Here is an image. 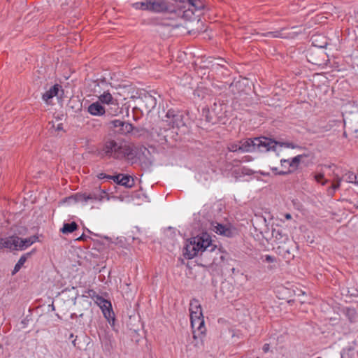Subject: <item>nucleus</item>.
Instances as JSON below:
<instances>
[{
    "mask_svg": "<svg viewBox=\"0 0 358 358\" xmlns=\"http://www.w3.org/2000/svg\"><path fill=\"white\" fill-rule=\"evenodd\" d=\"M141 106L148 113L150 112L152 109H154L157 105L156 98L148 93L144 94L141 97Z\"/></svg>",
    "mask_w": 358,
    "mask_h": 358,
    "instance_id": "9",
    "label": "nucleus"
},
{
    "mask_svg": "<svg viewBox=\"0 0 358 358\" xmlns=\"http://www.w3.org/2000/svg\"><path fill=\"white\" fill-rule=\"evenodd\" d=\"M187 5L188 6V10L190 8H194L196 10H201L203 8V3L201 0H188Z\"/></svg>",
    "mask_w": 358,
    "mask_h": 358,
    "instance_id": "23",
    "label": "nucleus"
},
{
    "mask_svg": "<svg viewBox=\"0 0 358 358\" xmlns=\"http://www.w3.org/2000/svg\"><path fill=\"white\" fill-rule=\"evenodd\" d=\"M28 239H30V241L31 242V245L36 242L38 241V236H32L31 237H29Z\"/></svg>",
    "mask_w": 358,
    "mask_h": 358,
    "instance_id": "41",
    "label": "nucleus"
},
{
    "mask_svg": "<svg viewBox=\"0 0 358 358\" xmlns=\"http://www.w3.org/2000/svg\"><path fill=\"white\" fill-rule=\"evenodd\" d=\"M202 115L203 117H205V119L207 122H211V123H214V120H213V117L211 116L210 115V112L209 110V109H203V113H202Z\"/></svg>",
    "mask_w": 358,
    "mask_h": 358,
    "instance_id": "30",
    "label": "nucleus"
},
{
    "mask_svg": "<svg viewBox=\"0 0 358 358\" xmlns=\"http://www.w3.org/2000/svg\"><path fill=\"white\" fill-rule=\"evenodd\" d=\"M113 176L108 175L104 173H100L97 175V178L101 180H102V179L113 180Z\"/></svg>",
    "mask_w": 358,
    "mask_h": 358,
    "instance_id": "35",
    "label": "nucleus"
},
{
    "mask_svg": "<svg viewBox=\"0 0 358 358\" xmlns=\"http://www.w3.org/2000/svg\"><path fill=\"white\" fill-rule=\"evenodd\" d=\"M269 349H270V345L268 343H265L263 345L262 350H263L264 352H265V353L268 352L269 351Z\"/></svg>",
    "mask_w": 358,
    "mask_h": 358,
    "instance_id": "40",
    "label": "nucleus"
},
{
    "mask_svg": "<svg viewBox=\"0 0 358 358\" xmlns=\"http://www.w3.org/2000/svg\"><path fill=\"white\" fill-rule=\"evenodd\" d=\"M63 129L62 124H59L57 127V130L60 131Z\"/></svg>",
    "mask_w": 358,
    "mask_h": 358,
    "instance_id": "45",
    "label": "nucleus"
},
{
    "mask_svg": "<svg viewBox=\"0 0 358 358\" xmlns=\"http://www.w3.org/2000/svg\"><path fill=\"white\" fill-rule=\"evenodd\" d=\"M26 260H27V257L25 255L21 256L14 267L13 273H17L21 268V267L23 266V264L25 263Z\"/></svg>",
    "mask_w": 358,
    "mask_h": 358,
    "instance_id": "27",
    "label": "nucleus"
},
{
    "mask_svg": "<svg viewBox=\"0 0 358 358\" xmlns=\"http://www.w3.org/2000/svg\"><path fill=\"white\" fill-rule=\"evenodd\" d=\"M213 230L217 234L224 236L226 237H231L233 231L230 227L227 225L215 222L212 224Z\"/></svg>",
    "mask_w": 358,
    "mask_h": 358,
    "instance_id": "12",
    "label": "nucleus"
},
{
    "mask_svg": "<svg viewBox=\"0 0 358 358\" xmlns=\"http://www.w3.org/2000/svg\"><path fill=\"white\" fill-rule=\"evenodd\" d=\"M78 225L76 222L71 223H64L63 227L60 229V231L64 234H68L77 230Z\"/></svg>",
    "mask_w": 358,
    "mask_h": 358,
    "instance_id": "21",
    "label": "nucleus"
},
{
    "mask_svg": "<svg viewBox=\"0 0 358 358\" xmlns=\"http://www.w3.org/2000/svg\"><path fill=\"white\" fill-rule=\"evenodd\" d=\"M162 124L163 127L168 126L169 128L165 129L168 132L170 129L180 128L185 125L182 113L178 110L171 108L168 110L165 116L162 119Z\"/></svg>",
    "mask_w": 358,
    "mask_h": 358,
    "instance_id": "4",
    "label": "nucleus"
},
{
    "mask_svg": "<svg viewBox=\"0 0 358 358\" xmlns=\"http://www.w3.org/2000/svg\"><path fill=\"white\" fill-rule=\"evenodd\" d=\"M314 178L317 182H321L322 185H325L328 182L327 180H324L323 173H318L315 175Z\"/></svg>",
    "mask_w": 358,
    "mask_h": 358,
    "instance_id": "31",
    "label": "nucleus"
},
{
    "mask_svg": "<svg viewBox=\"0 0 358 358\" xmlns=\"http://www.w3.org/2000/svg\"><path fill=\"white\" fill-rule=\"evenodd\" d=\"M354 183L357 185H358V175L356 174V180L354 182Z\"/></svg>",
    "mask_w": 358,
    "mask_h": 358,
    "instance_id": "49",
    "label": "nucleus"
},
{
    "mask_svg": "<svg viewBox=\"0 0 358 358\" xmlns=\"http://www.w3.org/2000/svg\"><path fill=\"white\" fill-rule=\"evenodd\" d=\"M317 358H322V357H317Z\"/></svg>",
    "mask_w": 358,
    "mask_h": 358,
    "instance_id": "60",
    "label": "nucleus"
},
{
    "mask_svg": "<svg viewBox=\"0 0 358 358\" xmlns=\"http://www.w3.org/2000/svg\"><path fill=\"white\" fill-rule=\"evenodd\" d=\"M272 171L274 173L275 175H279V176H286L289 173H292L293 172V170L288 169L287 171H278V168L276 167H272L271 168Z\"/></svg>",
    "mask_w": 358,
    "mask_h": 358,
    "instance_id": "29",
    "label": "nucleus"
},
{
    "mask_svg": "<svg viewBox=\"0 0 358 358\" xmlns=\"http://www.w3.org/2000/svg\"><path fill=\"white\" fill-rule=\"evenodd\" d=\"M59 88H61V86L59 84H55L52 86L50 90H47L43 94V100L48 103L50 99L57 95Z\"/></svg>",
    "mask_w": 358,
    "mask_h": 358,
    "instance_id": "17",
    "label": "nucleus"
},
{
    "mask_svg": "<svg viewBox=\"0 0 358 358\" xmlns=\"http://www.w3.org/2000/svg\"><path fill=\"white\" fill-rule=\"evenodd\" d=\"M78 317L76 313H71L70 315L71 319L73 320Z\"/></svg>",
    "mask_w": 358,
    "mask_h": 358,
    "instance_id": "46",
    "label": "nucleus"
},
{
    "mask_svg": "<svg viewBox=\"0 0 358 358\" xmlns=\"http://www.w3.org/2000/svg\"><path fill=\"white\" fill-rule=\"evenodd\" d=\"M341 180V178H338L336 182L333 183L331 186H330L331 187V189L336 191L338 189H339Z\"/></svg>",
    "mask_w": 358,
    "mask_h": 358,
    "instance_id": "38",
    "label": "nucleus"
},
{
    "mask_svg": "<svg viewBox=\"0 0 358 358\" xmlns=\"http://www.w3.org/2000/svg\"><path fill=\"white\" fill-rule=\"evenodd\" d=\"M260 174L262 176H269V173H266V172H264V171H260Z\"/></svg>",
    "mask_w": 358,
    "mask_h": 358,
    "instance_id": "48",
    "label": "nucleus"
},
{
    "mask_svg": "<svg viewBox=\"0 0 358 358\" xmlns=\"http://www.w3.org/2000/svg\"><path fill=\"white\" fill-rule=\"evenodd\" d=\"M341 179L347 182L354 183L356 180V174L353 172L349 171L343 176Z\"/></svg>",
    "mask_w": 358,
    "mask_h": 358,
    "instance_id": "26",
    "label": "nucleus"
},
{
    "mask_svg": "<svg viewBox=\"0 0 358 358\" xmlns=\"http://www.w3.org/2000/svg\"><path fill=\"white\" fill-rule=\"evenodd\" d=\"M89 294L94 299L95 303L99 306H101L103 303H107V300L101 296L95 294V292L94 290H90Z\"/></svg>",
    "mask_w": 358,
    "mask_h": 358,
    "instance_id": "24",
    "label": "nucleus"
},
{
    "mask_svg": "<svg viewBox=\"0 0 358 358\" xmlns=\"http://www.w3.org/2000/svg\"><path fill=\"white\" fill-rule=\"evenodd\" d=\"M272 234L274 237H275V238H278V236L280 237V238H282L283 236L282 234V232H280V231H275V230H273L272 231ZM284 239L285 240H287V235H284Z\"/></svg>",
    "mask_w": 358,
    "mask_h": 358,
    "instance_id": "36",
    "label": "nucleus"
},
{
    "mask_svg": "<svg viewBox=\"0 0 358 358\" xmlns=\"http://www.w3.org/2000/svg\"><path fill=\"white\" fill-rule=\"evenodd\" d=\"M136 10H148L157 13H180V8H177L168 0H145V1L132 3Z\"/></svg>",
    "mask_w": 358,
    "mask_h": 358,
    "instance_id": "2",
    "label": "nucleus"
},
{
    "mask_svg": "<svg viewBox=\"0 0 358 358\" xmlns=\"http://www.w3.org/2000/svg\"><path fill=\"white\" fill-rule=\"evenodd\" d=\"M344 314L351 323H355L357 320V313L355 308H346L344 310Z\"/></svg>",
    "mask_w": 358,
    "mask_h": 358,
    "instance_id": "22",
    "label": "nucleus"
},
{
    "mask_svg": "<svg viewBox=\"0 0 358 358\" xmlns=\"http://www.w3.org/2000/svg\"><path fill=\"white\" fill-rule=\"evenodd\" d=\"M341 180V178H338L336 182L333 183L331 186H330L331 187V189L336 191L338 189H339Z\"/></svg>",
    "mask_w": 358,
    "mask_h": 358,
    "instance_id": "37",
    "label": "nucleus"
},
{
    "mask_svg": "<svg viewBox=\"0 0 358 358\" xmlns=\"http://www.w3.org/2000/svg\"><path fill=\"white\" fill-rule=\"evenodd\" d=\"M191 327L193 329V338L196 339L198 338H201L202 336H205L206 328L205 327V322L203 316L190 317Z\"/></svg>",
    "mask_w": 358,
    "mask_h": 358,
    "instance_id": "6",
    "label": "nucleus"
},
{
    "mask_svg": "<svg viewBox=\"0 0 358 358\" xmlns=\"http://www.w3.org/2000/svg\"><path fill=\"white\" fill-rule=\"evenodd\" d=\"M113 181L119 185L124 186L127 188H131L134 185V180L129 175L118 173L113 176Z\"/></svg>",
    "mask_w": 358,
    "mask_h": 358,
    "instance_id": "8",
    "label": "nucleus"
},
{
    "mask_svg": "<svg viewBox=\"0 0 358 358\" xmlns=\"http://www.w3.org/2000/svg\"><path fill=\"white\" fill-rule=\"evenodd\" d=\"M284 29H281L280 30H276L273 31H268L262 34L263 36L268 37V38H282V31Z\"/></svg>",
    "mask_w": 358,
    "mask_h": 358,
    "instance_id": "25",
    "label": "nucleus"
},
{
    "mask_svg": "<svg viewBox=\"0 0 358 358\" xmlns=\"http://www.w3.org/2000/svg\"><path fill=\"white\" fill-rule=\"evenodd\" d=\"M171 133H172V134L175 133V134H178L176 131H171Z\"/></svg>",
    "mask_w": 358,
    "mask_h": 358,
    "instance_id": "57",
    "label": "nucleus"
},
{
    "mask_svg": "<svg viewBox=\"0 0 358 358\" xmlns=\"http://www.w3.org/2000/svg\"><path fill=\"white\" fill-rule=\"evenodd\" d=\"M189 314L190 317H196V316H203L201 304L199 300L193 299L189 303Z\"/></svg>",
    "mask_w": 358,
    "mask_h": 358,
    "instance_id": "14",
    "label": "nucleus"
},
{
    "mask_svg": "<svg viewBox=\"0 0 358 358\" xmlns=\"http://www.w3.org/2000/svg\"><path fill=\"white\" fill-rule=\"evenodd\" d=\"M110 127L113 129L115 133L124 136L131 133L136 129L132 124L120 120L110 121Z\"/></svg>",
    "mask_w": 358,
    "mask_h": 358,
    "instance_id": "5",
    "label": "nucleus"
},
{
    "mask_svg": "<svg viewBox=\"0 0 358 358\" xmlns=\"http://www.w3.org/2000/svg\"><path fill=\"white\" fill-rule=\"evenodd\" d=\"M87 112L94 116H101L106 113V109L98 101L91 103L88 106Z\"/></svg>",
    "mask_w": 358,
    "mask_h": 358,
    "instance_id": "13",
    "label": "nucleus"
},
{
    "mask_svg": "<svg viewBox=\"0 0 358 358\" xmlns=\"http://www.w3.org/2000/svg\"><path fill=\"white\" fill-rule=\"evenodd\" d=\"M303 157V155H296V157H293L291 159H282L280 160V164L282 166H285L284 164L286 163V164H289V167L296 169L298 168Z\"/></svg>",
    "mask_w": 358,
    "mask_h": 358,
    "instance_id": "19",
    "label": "nucleus"
},
{
    "mask_svg": "<svg viewBox=\"0 0 358 358\" xmlns=\"http://www.w3.org/2000/svg\"><path fill=\"white\" fill-rule=\"evenodd\" d=\"M106 196V191L99 188L96 189L93 192L86 194L87 200L88 201H101Z\"/></svg>",
    "mask_w": 358,
    "mask_h": 358,
    "instance_id": "16",
    "label": "nucleus"
},
{
    "mask_svg": "<svg viewBox=\"0 0 358 358\" xmlns=\"http://www.w3.org/2000/svg\"><path fill=\"white\" fill-rule=\"evenodd\" d=\"M240 172L241 174L243 175H247V176H250L252 174H253V171L245 167V166H243L240 169Z\"/></svg>",
    "mask_w": 358,
    "mask_h": 358,
    "instance_id": "33",
    "label": "nucleus"
},
{
    "mask_svg": "<svg viewBox=\"0 0 358 358\" xmlns=\"http://www.w3.org/2000/svg\"><path fill=\"white\" fill-rule=\"evenodd\" d=\"M186 8V6H180V8Z\"/></svg>",
    "mask_w": 358,
    "mask_h": 358,
    "instance_id": "55",
    "label": "nucleus"
},
{
    "mask_svg": "<svg viewBox=\"0 0 358 358\" xmlns=\"http://www.w3.org/2000/svg\"><path fill=\"white\" fill-rule=\"evenodd\" d=\"M83 316V313L79 315L80 317H82Z\"/></svg>",
    "mask_w": 358,
    "mask_h": 358,
    "instance_id": "58",
    "label": "nucleus"
},
{
    "mask_svg": "<svg viewBox=\"0 0 358 358\" xmlns=\"http://www.w3.org/2000/svg\"><path fill=\"white\" fill-rule=\"evenodd\" d=\"M99 307L101 309L105 318L108 320L109 324L113 327L115 318L110 301L107 300V303H103Z\"/></svg>",
    "mask_w": 358,
    "mask_h": 358,
    "instance_id": "10",
    "label": "nucleus"
},
{
    "mask_svg": "<svg viewBox=\"0 0 358 358\" xmlns=\"http://www.w3.org/2000/svg\"><path fill=\"white\" fill-rule=\"evenodd\" d=\"M76 338H77V336H76ZM76 338H75V339H73V340L72 341V343H73V345L75 347L76 346Z\"/></svg>",
    "mask_w": 358,
    "mask_h": 358,
    "instance_id": "51",
    "label": "nucleus"
},
{
    "mask_svg": "<svg viewBox=\"0 0 358 358\" xmlns=\"http://www.w3.org/2000/svg\"><path fill=\"white\" fill-rule=\"evenodd\" d=\"M220 259H221V260H224V257L223 255H221V256H220Z\"/></svg>",
    "mask_w": 358,
    "mask_h": 358,
    "instance_id": "54",
    "label": "nucleus"
},
{
    "mask_svg": "<svg viewBox=\"0 0 358 358\" xmlns=\"http://www.w3.org/2000/svg\"><path fill=\"white\" fill-rule=\"evenodd\" d=\"M209 252H213L215 245H212L211 240L207 234H203L201 236L192 237L189 239L184 248L183 256L187 259H192L196 257L199 252H206L208 249Z\"/></svg>",
    "mask_w": 358,
    "mask_h": 358,
    "instance_id": "1",
    "label": "nucleus"
},
{
    "mask_svg": "<svg viewBox=\"0 0 358 358\" xmlns=\"http://www.w3.org/2000/svg\"><path fill=\"white\" fill-rule=\"evenodd\" d=\"M131 154V149L127 145H123L115 140L108 138L104 141L99 151L101 157H107L116 159H123Z\"/></svg>",
    "mask_w": 358,
    "mask_h": 358,
    "instance_id": "3",
    "label": "nucleus"
},
{
    "mask_svg": "<svg viewBox=\"0 0 358 358\" xmlns=\"http://www.w3.org/2000/svg\"><path fill=\"white\" fill-rule=\"evenodd\" d=\"M1 347H2L1 345H0V349L1 348Z\"/></svg>",
    "mask_w": 358,
    "mask_h": 358,
    "instance_id": "59",
    "label": "nucleus"
},
{
    "mask_svg": "<svg viewBox=\"0 0 358 358\" xmlns=\"http://www.w3.org/2000/svg\"><path fill=\"white\" fill-rule=\"evenodd\" d=\"M243 159H244L245 162H249V161H250V156H245L243 157Z\"/></svg>",
    "mask_w": 358,
    "mask_h": 358,
    "instance_id": "47",
    "label": "nucleus"
},
{
    "mask_svg": "<svg viewBox=\"0 0 358 358\" xmlns=\"http://www.w3.org/2000/svg\"><path fill=\"white\" fill-rule=\"evenodd\" d=\"M264 261L266 262H273L275 261V258L271 255H265Z\"/></svg>",
    "mask_w": 358,
    "mask_h": 358,
    "instance_id": "39",
    "label": "nucleus"
},
{
    "mask_svg": "<svg viewBox=\"0 0 358 358\" xmlns=\"http://www.w3.org/2000/svg\"><path fill=\"white\" fill-rule=\"evenodd\" d=\"M30 245H31V242L30 241V239H28V238L24 239L20 238L18 249L24 250L25 248H28Z\"/></svg>",
    "mask_w": 358,
    "mask_h": 358,
    "instance_id": "28",
    "label": "nucleus"
},
{
    "mask_svg": "<svg viewBox=\"0 0 358 358\" xmlns=\"http://www.w3.org/2000/svg\"><path fill=\"white\" fill-rule=\"evenodd\" d=\"M228 149L230 152L241 151L240 145H237L236 143H230L228 146Z\"/></svg>",
    "mask_w": 358,
    "mask_h": 358,
    "instance_id": "34",
    "label": "nucleus"
},
{
    "mask_svg": "<svg viewBox=\"0 0 358 358\" xmlns=\"http://www.w3.org/2000/svg\"><path fill=\"white\" fill-rule=\"evenodd\" d=\"M278 145H279L280 147H285L288 148L294 149L297 147V145H294L293 143L289 142H278Z\"/></svg>",
    "mask_w": 358,
    "mask_h": 358,
    "instance_id": "32",
    "label": "nucleus"
},
{
    "mask_svg": "<svg viewBox=\"0 0 358 358\" xmlns=\"http://www.w3.org/2000/svg\"><path fill=\"white\" fill-rule=\"evenodd\" d=\"M284 216H285V218L286 220H291L292 219V215L289 213H286V214H285Z\"/></svg>",
    "mask_w": 358,
    "mask_h": 358,
    "instance_id": "44",
    "label": "nucleus"
},
{
    "mask_svg": "<svg viewBox=\"0 0 358 358\" xmlns=\"http://www.w3.org/2000/svg\"><path fill=\"white\" fill-rule=\"evenodd\" d=\"M73 337H74V335H73V333H71V334H70L69 338L71 339V338H73Z\"/></svg>",
    "mask_w": 358,
    "mask_h": 358,
    "instance_id": "52",
    "label": "nucleus"
},
{
    "mask_svg": "<svg viewBox=\"0 0 358 358\" xmlns=\"http://www.w3.org/2000/svg\"><path fill=\"white\" fill-rule=\"evenodd\" d=\"M2 241H3V238H0V249H3Z\"/></svg>",
    "mask_w": 358,
    "mask_h": 358,
    "instance_id": "50",
    "label": "nucleus"
},
{
    "mask_svg": "<svg viewBox=\"0 0 358 358\" xmlns=\"http://www.w3.org/2000/svg\"><path fill=\"white\" fill-rule=\"evenodd\" d=\"M255 149L259 151H275L278 141L264 136L255 138Z\"/></svg>",
    "mask_w": 358,
    "mask_h": 358,
    "instance_id": "7",
    "label": "nucleus"
},
{
    "mask_svg": "<svg viewBox=\"0 0 358 358\" xmlns=\"http://www.w3.org/2000/svg\"><path fill=\"white\" fill-rule=\"evenodd\" d=\"M335 192H336L335 190L331 189V187H329L328 190H327L328 194L331 196H333L334 195Z\"/></svg>",
    "mask_w": 358,
    "mask_h": 358,
    "instance_id": "42",
    "label": "nucleus"
},
{
    "mask_svg": "<svg viewBox=\"0 0 358 358\" xmlns=\"http://www.w3.org/2000/svg\"><path fill=\"white\" fill-rule=\"evenodd\" d=\"M69 203H76L78 202L86 203L87 202L86 193H76L65 199Z\"/></svg>",
    "mask_w": 358,
    "mask_h": 358,
    "instance_id": "20",
    "label": "nucleus"
},
{
    "mask_svg": "<svg viewBox=\"0 0 358 358\" xmlns=\"http://www.w3.org/2000/svg\"><path fill=\"white\" fill-rule=\"evenodd\" d=\"M85 238H86V236H85V235L83 234H82L80 237H78V238H77V240H78V241H84V240H85Z\"/></svg>",
    "mask_w": 358,
    "mask_h": 358,
    "instance_id": "43",
    "label": "nucleus"
},
{
    "mask_svg": "<svg viewBox=\"0 0 358 358\" xmlns=\"http://www.w3.org/2000/svg\"><path fill=\"white\" fill-rule=\"evenodd\" d=\"M99 101L103 104L118 106L117 99H114L108 91H106L99 96Z\"/></svg>",
    "mask_w": 358,
    "mask_h": 358,
    "instance_id": "15",
    "label": "nucleus"
},
{
    "mask_svg": "<svg viewBox=\"0 0 358 358\" xmlns=\"http://www.w3.org/2000/svg\"><path fill=\"white\" fill-rule=\"evenodd\" d=\"M241 151L243 152H251L255 151V138H248L246 141H241Z\"/></svg>",
    "mask_w": 358,
    "mask_h": 358,
    "instance_id": "18",
    "label": "nucleus"
},
{
    "mask_svg": "<svg viewBox=\"0 0 358 358\" xmlns=\"http://www.w3.org/2000/svg\"><path fill=\"white\" fill-rule=\"evenodd\" d=\"M344 124H345V126L346 127V119H344Z\"/></svg>",
    "mask_w": 358,
    "mask_h": 358,
    "instance_id": "56",
    "label": "nucleus"
},
{
    "mask_svg": "<svg viewBox=\"0 0 358 358\" xmlns=\"http://www.w3.org/2000/svg\"><path fill=\"white\" fill-rule=\"evenodd\" d=\"M164 138H165V141H167L166 138L168 137V134H165V135L164 136Z\"/></svg>",
    "mask_w": 358,
    "mask_h": 358,
    "instance_id": "53",
    "label": "nucleus"
},
{
    "mask_svg": "<svg viewBox=\"0 0 358 358\" xmlns=\"http://www.w3.org/2000/svg\"><path fill=\"white\" fill-rule=\"evenodd\" d=\"M20 238L17 236H12L8 238H3V248H8L11 250H18Z\"/></svg>",
    "mask_w": 358,
    "mask_h": 358,
    "instance_id": "11",
    "label": "nucleus"
}]
</instances>
